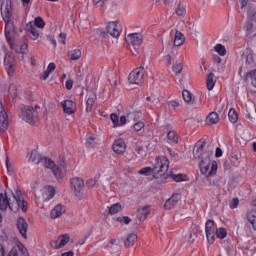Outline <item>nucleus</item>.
<instances>
[{"label":"nucleus","instance_id":"obj_1","mask_svg":"<svg viewBox=\"0 0 256 256\" xmlns=\"http://www.w3.org/2000/svg\"><path fill=\"white\" fill-rule=\"evenodd\" d=\"M27 201L23 198V194L20 190H16V194L13 191H5L0 193V211H7L10 209L13 213H17L19 209L27 211Z\"/></svg>","mask_w":256,"mask_h":256},{"label":"nucleus","instance_id":"obj_2","mask_svg":"<svg viewBox=\"0 0 256 256\" xmlns=\"http://www.w3.org/2000/svg\"><path fill=\"white\" fill-rule=\"evenodd\" d=\"M167 171H169V159L165 156H160L156 157L153 168L144 167L141 168L138 173L146 176L153 175L154 179H159L163 177Z\"/></svg>","mask_w":256,"mask_h":256},{"label":"nucleus","instance_id":"obj_3","mask_svg":"<svg viewBox=\"0 0 256 256\" xmlns=\"http://www.w3.org/2000/svg\"><path fill=\"white\" fill-rule=\"evenodd\" d=\"M30 161L39 165L42 163L45 169H51L56 179H61L63 177V170L65 169V165L61 164L60 167L55 165V162L51 160V158L41 157V154L37 150H32L30 155Z\"/></svg>","mask_w":256,"mask_h":256},{"label":"nucleus","instance_id":"obj_4","mask_svg":"<svg viewBox=\"0 0 256 256\" xmlns=\"http://www.w3.org/2000/svg\"><path fill=\"white\" fill-rule=\"evenodd\" d=\"M212 157L213 151H207L200 161V171L205 177H211V175L217 173V162L211 161Z\"/></svg>","mask_w":256,"mask_h":256},{"label":"nucleus","instance_id":"obj_5","mask_svg":"<svg viewBox=\"0 0 256 256\" xmlns=\"http://www.w3.org/2000/svg\"><path fill=\"white\" fill-rule=\"evenodd\" d=\"M39 109H41L39 105H36L34 108L32 106L21 105L20 117L26 123L35 125V123H37L39 120Z\"/></svg>","mask_w":256,"mask_h":256},{"label":"nucleus","instance_id":"obj_6","mask_svg":"<svg viewBox=\"0 0 256 256\" xmlns=\"http://www.w3.org/2000/svg\"><path fill=\"white\" fill-rule=\"evenodd\" d=\"M128 41L130 45V51L133 55H139V48L143 43V36L139 33L128 35Z\"/></svg>","mask_w":256,"mask_h":256},{"label":"nucleus","instance_id":"obj_7","mask_svg":"<svg viewBox=\"0 0 256 256\" xmlns=\"http://www.w3.org/2000/svg\"><path fill=\"white\" fill-rule=\"evenodd\" d=\"M144 77L145 67L140 66L129 74L128 80L132 85H143Z\"/></svg>","mask_w":256,"mask_h":256},{"label":"nucleus","instance_id":"obj_8","mask_svg":"<svg viewBox=\"0 0 256 256\" xmlns=\"http://www.w3.org/2000/svg\"><path fill=\"white\" fill-rule=\"evenodd\" d=\"M71 187L74 189V194L81 199L83 197V189H85V182L79 177L71 179Z\"/></svg>","mask_w":256,"mask_h":256},{"label":"nucleus","instance_id":"obj_9","mask_svg":"<svg viewBox=\"0 0 256 256\" xmlns=\"http://www.w3.org/2000/svg\"><path fill=\"white\" fill-rule=\"evenodd\" d=\"M11 49H14L16 53H21L22 55H27L29 51V44L27 43V39L22 38L20 40H16L15 44H10Z\"/></svg>","mask_w":256,"mask_h":256},{"label":"nucleus","instance_id":"obj_10","mask_svg":"<svg viewBox=\"0 0 256 256\" xmlns=\"http://www.w3.org/2000/svg\"><path fill=\"white\" fill-rule=\"evenodd\" d=\"M106 31L108 35H110L114 39H117L121 35V24H119L118 21L108 22L106 26Z\"/></svg>","mask_w":256,"mask_h":256},{"label":"nucleus","instance_id":"obj_11","mask_svg":"<svg viewBox=\"0 0 256 256\" xmlns=\"http://www.w3.org/2000/svg\"><path fill=\"white\" fill-rule=\"evenodd\" d=\"M4 67L8 75H13L15 71V56L11 53H7L4 57Z\"/></svg>","mask_w":256,"mask_h":256},{"label":"nucleus","instance_id":"obj_12","mask_svg":"<svg viewBox=\"0 0 256 256\" xmlns=\"http://www.w3.org/2000/svg\"><path fill=\"white\" fill-rule=\"evenodd\" d=\"M8 127H9V116L5 111V108L2 107L0 109V131L4 133V131H7Z\"/></svg>","mask_w":256,"mask_h":256},{"label":"nucleus","instance_id":"obj_13","mask_svg":"<svg viewBox=\"0 0 256 256\" xmlns=\"http://www.w3.org/2000/svg\"><path fill=\"white\" fill-rule=\"evenodd\" d=\"M112 149L114 153H117L118 155H123V153H125L127 149V146L125 145V140L121 138L115 140Z\"/></svg>","mask_w":256,"mask_h":256},{"label":"nucleus","instance_id":"obj_14","mask_svg":"<svg viewBox=\"0 0 256 256\" xmlns=\"http://www.w3.org/2000/svg\"><path fill=\"white\" fill-rule=\"evenodd\" d=\"M64 113L67 115H73L75 113V102L73 100H63L61 102Z\"/></svg>","mask_w":256,"mask_h":256},{"label":"nucleus","instance_id":"obj_15","mask_svg":"<svg viewBox=\"0 0 256 256\" xmlns=\"http://www.w3.org/2000/svg\"><path fill=\"white\" fill-rule=\"evenodd\" d=\"M149 213H151V208L149 206H144L138 209L136 217L139 223H143L147 217H149Z\"/></svg>","mask_w":256,"mask_h":256},{"label":"nucleus","instance_id":"obj_16","mask_svg":"<svg viewBox=\"0 0 256 256\" xmlns=\"http://www.w3.org/2000/svg\"><path fill=\"white\" fill-rule=\"evenodd\" d=\"M26 31H28V35L32 41H37L39 39V30L34 26L33 22H29L26 24Z\"/></svg>","mask_w":256,"mask_h":256},{"label":"nucleus","instance_id":"obj_17","mask_svg":"<svg viewBox=\"0 0 256 256\" xmlns=\"http://www.w3.org/2000/svg\"><path fill=\"white\" fill-rule=\"evenodd\" d=\"M13 11V8L11 7V0H6L5 2H2L1 4V13L4 15V19H11V13Z\"/></svg>","mask_w":256,"mask_h":256},{"label":"nucleus","instance_id":"obj_18","mask_svg":"<svg viewBox=\"0 0 256 256\" xmlns=\"http://www.w3.org/2000/svg\"><path fill=\"white\" fill-rule=\"evenodd\" d=\"M106 248L110 253H117V251H121V240L117 238L111 239L106 245Z\"/></svg>","mask_w":256,"mask_h":256},{"label":"nucleus","instance_id":"obj_19","mask_svg":"<svg viewBox=\"0 0 256 256\" xmlns=\"http://www.w3.org/2000/svg\"><path fill=\"white\" fill-rule=\"evenodd\" d=\"M205 145H207V142L203 141L201 143H197V145L194 147L193 155L195 159H202L205 153H203L205 149Z\"/></svg>","mask_w":256,"mask_h":256},{"label":"nucleus","instance_id":"obj_20","mask_svg":"<svg viewBox=\"0 0 256 256\" xmlns=\"http://www.w3.org/2000/svg\"><path fill=\"white\" fill-rule=\"evenodd\" d=\"M181 199V195L179 194H173L171 198H169L165 204L164 207L165 209L171 210L177 203H179V200Z\"/></svg>","mask_w":256,"mask_h":256},{"label":"nucleus","instance_id":"obj_21","mask_svg":"<svg viewBox=\"0 0 256 256\" xmlns=\"http://www.w3.org/2000/svg\"><path fill=\"white\" fill-rule=\"evenodd\" d=\"M65 211H67L65 206H63L62 204L56 205L51 210V219H57V218L61 217V215H63V213H65Z\"/></svg>","mask_w":256,"mask_h":256},{"label":"nucleus","instance_id":"obj_22","mask_svg":"<svg viewBox=\"0 0 256 256\" xmlns=\"http://www.w3.org/2000/svg\"><path fill=\"white\" fill-rule=\"evenodd\" d=\"M5 21V36L6 39H9L11 33L15 32V24L11 20V18H4Z\"/></svg>","mask_w":256,"mask_h":256},{"label":"nucleus","instance_id":"obj_23","mask_svg":"<svg viewBox=\"0 0 256 256\" xmlns=\"http://www.w3.org/2000/svg\"><path fill=\"white\" fill-rule=\"evenodd\" d=\"M215 235H217V230L215 229V226L206 225V237L208 239V243H213L215 241Z\"/></svg>","mask_w":256,"mask_h":256},{"label":"nucleus","instance_id":"obj_24","mask_svg":"<svg viewBox=\"0 0 256 256\" xmlns=\"http://www.w3.org/2000/svg\"><path fill=\"white\" fill-rule=\"evenodd\" d=\"M81 55L82 53L80 49H73L67 52V57L70 61H79Z\"/></svg>","mask_w":256,"mask_h":256},{"label":"nucleus","instance_id":"obj_25","mask_svg":"<svg viewBox=\"0 0 256 256\" xmlns=\"http://www.w3.org/2000/svg\"><path fill=\"white\" fill-rule=\"evenodd\" d=\"M185 43V35L181 33L179 30H176L174 37V47H181Z\"/></svg>","mask_w":256,"mask_h":256},{"label":"nucleus","instance_id":"obj_26","mask_svg":"<svg viewBox=\"0 0 256 256\" xmlns=\"http://www.w3.org/2000/svg\"><path fill=\"white\" fill-rule=\"evenodd\" d=\"M136 241H137V234L130 233L124 240V245L126 248L133 247Z\"/></svg>","mask_w":256,"mask_h":256},{"label":"nucleus","instance_id":"obj_27","mask_svg":"<svg viewBox=\"0 0 256 256\" xmlns=\"http://www.w3.org/2000/svg\"><path fill=\"white\" fill-rule=\"evenodd\" d=\"M206 123H208V125H217V123H219V114L211 112L206 118Z\"/></svg>","mask_w":256,"mask_h":256},{"label":"nucleus","instance_id":"obj_28","mask_svg":"<svg viewBox=\"0 0 256 256\" xmlns=\"http://www.w3.org/2000/svg\"><path fill=\"white\" fill-rule=\"evenodd\" d=\"M167 139L170 145H177L179 143V137H177V132L175 131H169L167 133Z\"/></svg>","mask_w":256,"mask_h":256},{"label":"nucleus","instance_id":"obj_29","mask_svg":"<svg viewBox=\"0 0 256 256\" xmlns=\"http://www.w3.org/2000/svg\"><path fill=\"white\" fill-rule=\"evenodd\" d=\"M206 83H207L208 91H212V89H213V87H215V83H216L215 74L213 72H210L208 74Z\"/></svg>","mask_w":256,"mask_h":256},{"label":"nucleus","instance_id":"obj_30","mask_svg":"<svg viewBox=\"0 0 256 256\" xmlns=\"http://www.w3.org/2000/svg\"><path fill=\"white\" fill-rule=\"evenodd\" d=\"M123 210V206H121V203H115L112 206L108 207V212L110 215H117V213L121 212Z\"/></svg>","mask_w":256,"mask_h":256},{"label":"nucleus","instance_id":"obj_31","mask_svg":"<svg viewBox=\"0 0 256 256\" xmlns=\"http://www.w3.org/2000/svg\"><path fill=\"white\" fill-rule=\"evenodd\" d=\"M182 97L185 103H188L189 105H193V102L195 101V99L193 98V94H191V92H189L188 90H183Z\"/></svg>","mask_w":256,"mask_h":256},{"label":"nucleus","instance_id":"obj_32","mask_svg":"<svg viewBox=\"0 0 256 256\" xmlns=\"http://www.w3.org/2000/svg\"><path fill=\"white\" fill-rule=\"evenodd\" d=\"M56 192H55V187L49 186L47 189V193L44 194V200L45 201H51L53 197H55Z\"/></svg>","mask_w":256,"mask_h":256},{"label":"nucleus","instance_id":"obj_33","mask_svg":"<svg viewBox=\"0 0 256 256\" xmlns=\"http://www.w3.org/2000/svg\"><path fill=\"white\" fill-rule=\"evenodd\" d=\"M58 241H59V247L61 249V247H65V245H67V243L71 241V236H69V234H63L59 236Z\"/></svg>","mask_w":256,"mask_h":256},{"label":"nucleus","instance_id":"obj_34","mask_svg":"<svg viewBox=\"0 0 256 256\" xmlns=\"http://www.w3.org/2000/svg\"><path fill=\"white\" fill-rule=\"evenodd\" d=\"M175 13L178 15V17H185V13H187L186 6L180 2L175 10Z\"/></svg>","mask_w":256,"mask_h":256},{"label":"nucleus","instance_id":"obj_35","mask_svg":"<svg viewBox=\"0 0 256 256\" xmlns=\"http://www.w3.org/2000/svg\"><path fill=\"white\" fill-rule=\"evenodd\" d=\"M228 117L231 123H236L239 120V115L237 114V110L233 108L229 110Z\"/></svg>","mask_w":256,"mask_h":256},{"label":"nucleus","instance_id":"obj_36","mask_svg":"<svg viewBox=\"0 0 256 256\" xmlns=\"http://www.w3.org/2000/svg\"><path fill=\"white\" fill-rule=\"evenodd\" d=\"M9 97L12 99V101H15L17 99V85L11 84L8 89Z\"/></svg>","mask_w":256,"mask_h":256},{"label":"nucleus","instance_id":"obj_37","mask_svg":"<svg viewBox=\"0 0 256 256\" xmlns=\"http://www.w3.org/2000/svg\"><path fill=\"white\" fill-rule=\"evenodd\" d=\"M246 219L251 225H256V211L251 210L247 213Z\"/></svg>","mask_w":256,"mask_h":256},{"label":"nucleus","instance_id":"obj_38","mask_svg":"<svg viewBox=\"0 0 256 256\" xmlns=\"http://www.w3.org/2000/svg\"><path fill=\"white\" fill-rule=\"evenodd\" d=\"M169 177H171L173 179V181H176L177 183L181 182V181H187V176L183 175V174H172L170 172V174H168Z\"/></svg>","mask_w":256,"mask_h":256},{"label":"nucleus","instance_id":"obj_39","mask_svg":"<svg viewBox=\"0 0 256 256\" xmlns=\"http://www.w3.org/2000/svg\"><path fill=\"white\" fill-rule=\"evenodd\" d=\"M93 105H95V98L88 97L86 101V112L91 113L93 111Z\"/></svg>","mask_w":256,"mask_h":256},{"label":"nucleus","instance_id":"obj_40","mask_svg":"<svg viewBox=\"0 0 256 256\" xmlns=\"http://www.w3.org/2000/svg\"><path fill=\"white\" fill-rule=\"evenodd\" d=\"M214 50L222 57H225V55H227V49H225V46H223V44H217L214 47Z\"/></svg>","mask_w":256,"mask_h":256},{"label":"nucleus","instance_id":"obj_41","mask_svg":"<svg viewBox=\"0 0 256 256\" xmlns=\"http://www.w3.org/2000/svg\"><path fill=\"white\" fill-rule=\"evenodd\" d=\"M116 221L121 225H129V223H131V218L129 216H119L116 218Z\"/></svg>","mask_w":256,"mask_h":256},{"label":"nucleus","instance_id":"obj_42","mask_svg":"<svg viewBox=\"0 0 256 256\" xmlns=\"http://www.w3.org/2000/svg\"><path fill=\"white\" fill-rule=\"evenodd\" d=\"M32 23L34 27H38L39 29H43V27H45V21L41 17H36Z\"/></svg>","mask_w":256,"mask_h":256},{"label":"nucleus","instance_id":"obj_43","mask_svg":"<svg viewBox=\"0 0 256 256\" xmlns=\"http://www.w3.org/2000/svg\"><path fill=\"white\" fill-rule=\"evenodd\" d=\"M216 237H218V239H225V237H227V229L225 228L216 229Z\"/></svg>","mask_w":256,"mask_h":256},{"label":"nucleus","instance_id":"obj_44","mask_svg":"<svg viewBox=\"0 0 256 256\" xmlns=\"http://www.w3.org/2000/svg\"><path fill=\"white\" fill-rule=\"evenodd\" d=\"M17 229H18L20 235L24 239H27V225H17Z\"/></svg>","mask_w":256,"mask_h":256},{"label":"nucleus","instance_id":"obj_45","mask_svg":"<svg viewBox=\"0 0 256 256\" xmlns=\"http://www.w3.org/2000/svg\"><path fill=\"white\" fill-rule=\"evenodd\" d=\"M246 77L252 79L251 83H252L253 87H256V69L248 72Z\"/></svg>","mask_w":256,"mask_h":256},{"label":"nucleus","instance_id":"obj_46","mask_svg":"<svg viewBox=\"0 0 256 256\" xmlns=\"http://www.w3.org/2000/svg\"><path fill=\"white\" fill-rule=\"evenodd\" d=\"M173 71L176 73V75H181V71H183V64L176 62L175 65H173Z\"/></svg>","mask_w":256,"mask_h":256},{"label":"nucleus","instance_id":"obj_47","mask_svg":"<svg viewBox=\"0 0 256 256\" xmlns=\"http://www.w3.org/2000/svg\"><path fill=\"white\" fill-rule=\"evenodd\" d=\"M95 136H89L86 138L87 147H95Z\"/></svg>","mask_w":256,"mask_h":256},{"label":"nucleus","instance_id":"obj_48","mask_svg":"<svg viewBox=\"0 0 256 256\" xmlns=\"http://www.w3.org/2000/svg\"><path fill=\"white\" fill-rule=\"evenodd\" d=\"M143 127H145V123L139 121V122H136L134 125H133V129L134 131L136 132H139L141 131V129H143Z\"/></svg>","mask_w":256,"mask_h":256},{"label":"nucleus","instance_id":"obj_49","mask_svg":"<svg viewBox=\"0 0 256 256\" xmlns=\"http://www.w3.org/2000/svg\"><path fill=\"white\" fill-rule=\"evenodd\" d=\"M229 206L230 209H237V207H239V198L232 199Z\"/></svg>","mask_w":256,"mask_h":256},{"label":"nucleus","instance_id":"obj_50","mask_svg":"<svg viewBox=\"0 0 256 256\" xmlns=\"http://www.w3.org/2000/svg\"><path fill=\"white\" fill-rule=\"evenodd\" d=\"M110 119L115 127L116 125H119V116H117V114H111Z\"/></svg>","mask_w":256,"mask_h":256},{"label":"nucleus","instance_id":"obj_51","mask_svg":"<svg viewBox=\"0 0 256 256\" xmlns=\"http://www.w3.org/2000/svg\"><path fill=\"white\" fill-rule=\"evenodd\" d=\"M50 247H52V249H61V246H59V239L50 241Z\"/></svg>","mask_w":256,"mask_h":256},{"label":"nucleus","instance_id":"obj_52","mask_svg":"<svg viewBox=\"0 0 256 256\" xmlns=\"http://www.w3.org/2000/svg\"><path fill=\"white\" fill-rule=\"evenodd\" d=\"M128 117H133L134 121H137L138 119H141V111L128 114Z\"/></svg>","mask_w":256,"mask_h":256},{"label":"nucleus","instance_id":"obj_53","mask_svg":"<svg viewBox=\"0 0 256 256\" xmlns=\"http://www.w3.org/2000/svg\"><path fill=\"white\" fill-rule=\"evenodd\" d=\"M50 75H51V72L46 69L41 75L40 79H42L43 81H47Z\"/></svg>","mask_w":256,"mask_h":256},{"label":"nucleus","instance_id":"obj_54","mask_svg":"<svg viewBox=\"0 0 256 256\" xmlns=\"http://www.w3.org/2000/svg\"><path fill=\"white\" fill-rule=\"evenodd\" d=\"M170 107H173V109H177V107H180L181 104L177 100H172L169 102Z\"/></svg>","mask_w":256,"mask_h":256},{"label":"nucleus","instance_id":"obj_55","mask_svg":"<svg viewBox=\"0 0 256 256\" xmlns=\"http://www.w3.org/2000/svg\"><path fill=\"white\" fill-rule=\"evenodd\" d=\"M94 5H100V7H105V3H107V0H92Z\"/></svg>","mask_w":256,"mask_h":256},{"label":"nucleus","instance_id":"obj_56","mask_svg":"<svg viewBox=\"0 0 256 256\" xmlns=\"http://www.w3.org/2000/svg\"><path fill=\"white\" fill-rule=\"evenodd\" d=\"M59 38H60V43H62L63 45H65V43H66V41H67V34H65V33H60Z\"/></svg>","mask_w":256,"mask_h":256},{"label":"nucleus","instance_id":"obj_57","mask_svg":"<svg viewBox=\"0 0 256 256\" xmlns=\"http://www.w3.org/2000/svg\"><path fill=\"white\" fill-rule=\"evenodd\" d=\"M56 67L57 66L55 65V63L51 62L48 64V67L46 70H48L50 73H53V71L56 69Z\"/></svg>","mask_w":256,"mask_h":256},{"label":"nucleus","instance_id":"obj_58","mask_svg":"<svg viewBox=\"0 0 256 256\" xmlns=\"http://www.w3.org/2000/svg\"><path fill=\"white\" fill-rule=\"evenodd\" d=\"M88 187L93 188L95 185H97V181L95 179H90L87 182Z\"/></svg>","mask_w":256,"mask_h":256},{"label":"nucleus","instance_id":"obj_59","mask_svg":"<svg viewBox=\"0 0 256 256\" xmlns=\"http://www.w3.org/2000/svg\"><path fill=\"white\" fill-rule=\"evenodd\" d=\"M125 123H127V117L121 116V117H120V120H118V124H119L120 126H123V125H125Z\"/></svg>","mask_w":256,"mask_h":256},{"label":"nucleus","instance_id":"obj_60","mask_svg":"<svg viewBox=\"0 0 256 256\" xmlns=\"http://www.w3.org/2000/svg\"><path fill=\"white\" fill-rule=\"evenodd\" d=\"M66 89H68V91H71V89H73V80H67Z\"/></svg>","mask_w":256,"mask_h":256},{"label":"nucleus","instance_id":"obj_61","mask_svg":"<svg viewBox=\"0 0 256 256\" xmlns=\"http://www.w3.org/2000/svg\"><path fill=\"white\" fill-rule=\"evenodd\" d=\"M215 157H223V150H221V148L217 147L216 148V153H215Z\"/></svg>","mask_w":256,"mask_h":256},{"label":"nucleus","instance_id":"obj_62","mask_svg":"<svg viewBox=\"0 0 256 256\" xmlns=\"http://www.w3.org/2000/svg\"><path fill=\"white\" fill-rule=\"evenodd\" d=\"M17 225H27V222L25 221V218L19 217L17 220Z\"/></svg>","mask_w":256,"mask_h":256},{"label":"nucleus","instance_id":"obj_63","mask_svg":"<svg viewBox=\"0 0 256 256\" xmlns=\"http://www.w3.org/2000/svg\"><path fill=\"white\" fill-rule=\"evenodd\" d=\"M146 101H152L153 103H157V98H155V95H151L146 97Z\"/></svg>","mask_w":256,"mask_h":256},{"label":"nucleus","instance_id":"obj_64","mask_svg":"<svg viewBox=\"0 0 256 256\" xmlns=\"http://www.w3.org/2000/svg\"><path fill=\"white\" fill-rule=\"evenodd\" d=\"M75 255V252H73V250H70L68 252H64L61 254V256H73Z\"/></svg>","mask_w":256,"mask_h":256}]
</instances>
